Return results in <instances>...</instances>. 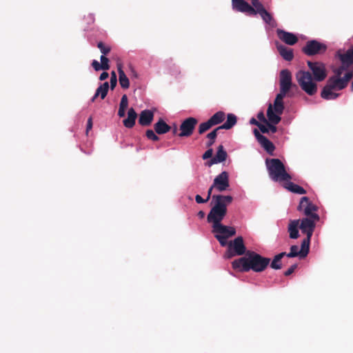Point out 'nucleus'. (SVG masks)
<instances>
[{"instance_id":"obj_24","label":"nucleus","mask_w":353,"mask_h":353,"mask_svg":"<svg viewBox=\"0 0 353 353\" xmlns=\"http://www.w3.org/2000/svg\"><path fill=\"white\" fill-rule=\"evenodd\" d=\"M276 48L280 55L286 61H290L294 58L293 50L282 44H277Z\"/></svg>"},{"instance_id":"obj_14","label":"nucleus","mask_w":353,"mask_h":353,"mask_svg":"<svg viewBox=\"0 0 353 353\" xmlns=\"http://www.w3.org/2000/svg\"><path fill=\"white\" fill-rule=\"evenodd\" d=\"M335 57L344 65L350 67L353 65V45L347 50L339 49L335 54Z\"/></svg>"},{"instance_id":"obj_44","label":"nucleus","mask_w":353,"mask_h":353,"mask_svg":"<svg viewBox=\"0 0 353 353\" xmlns=\"http://www.w3.org/2000/svg\"><path fill=\"white\" fill-rule=\"evenodd\" d=\"M297 268V265L296 264H294L292 265H291L288 270H287L285 272H284V275L285 276H290V274H292L294 270L296 269Z\"/></svg>"},{"instance_id":"obj_58","label":"nucleus","mask_w":353,"mask_h":353,"mask_svg":"<svg viewBox=\"0 0 353 353\" xmlns=\"http://www.w3.org/2000/svg\"><path fill=\"white\" fill-rule=\"evenodd\" d=\"M90 17H91L92 21H94V18L92 17V16H90Z\"/></svg>"},{"instance_id":"obj_43","label":"nucleus","mask_w":353,"mask_h":353,"mask_svg":"<svg viewBox=\"0 0 353 353\" xmlns=\"http://www.w3.org/2000/svg\"><path fill=\"white\" fill-rule=\"evenodd\" d=\"M128 105V99L126 94H123L121 97L119 108L126 109Z\"/></svg>"},{"instance_id":"obj_57","label":"nucleus","mask_w":353,"mask_h":353,"mask_svg":"<svg viewBox=\"0 0 353 353\" xmlns=\"http://www.w3.org/2000/svg\"><path fill=\"white\" fill-rule=\"evenodd\" d=\"M130 69H131L132 72L133 73L134 77H137V74L136 72L134 71V68L132 67H130Z\"/></svg>"},{"instance_id":"obj_54","label":"nucleus","mask_w":353,"mask_h":353,"mask_svg":"<svg viewBox=\"0 0 353 353\" xmlns=\"http://www.w3.org/2000/svg\"><path fill=\"white\" fill-rule=\"evenodd\" d=\"M250 122L251 124L255 125H256L258 127L259 126V124H260V123L259 121H257L254 118H252L250 119Z\"/></svg>"},{"instance_id":"obj_17","label":"nucleus","mask_w":353,"mask_h":353,"mask_svg":"<svg viewBox=\"0 0 353 353\" xmlns=\"http://www.w3.org/2000/svg\"><path fill=\"white\" fill-rule=\"evenodd\" d=\"M254 134L261 146L268 153L272 155L273 152L275 150V146L272 142H271L266 137L261 134L256 129H254Z\"/></svg>"},{"instance_id":"obj_13","label":"nucleus","mask_w":353,"mask_h":353,"mask_svg":"<svg viewBox=\"0 0 353 353\" xmlns=\"http://www.w3.org/2000/svg\"><path fill=\"white\" fill-rule=\"evenodd\" d=\"M230 186L229 174L226 171L217 175L213 181L212 188L219 192L226 190Z\"/></svg>"},{"instance_id":"obj_28","label":"nucleus","mask_w":353,"mask_h":353,"mask_svg":"<svg viewBox=\"0 0 353 353\" xmlns=\"http://www.w3.org/2000/svg\"><path fill=\"white\" fill-rule=\"evenodd\" d=\"M236 122H237L236 116L234 114L230 113L227 115L226 121L223 125L219 126L218 128L220 130H222V129L230 130L234 125H236Z\"/></svg>"},{"instance_id":"obj_8","label":"nucleus","mask_w":353,"mask_h":353,"mask_svg":"<svg viewBox=\"0 0 353 353\" xmlns=\"http://www.w3.org/2000/svg\"><path fill=\"white\" fill-rule=\"evenodd\" d=\"M297 210L304 214L306 217L313 218L314 220H319L320 217L316 213L318 208L313 204L307 196L301 199Z\"/></svg>"},{"instance_id":"obj_30","label":"nucleus","mask_w":353,"mask_h":353,"mask_svg":"<svg viewBox=\"0 0 353 353\" xmlns=\"http://www.w3.org/2000/svg\"><path fill=\"white\" fill-rule=\"evenodd\" d=\"M285 182V188L289 191L299 194H304L306 193V190L300 185L290 182V181Z\"/></svg>"},{"instance_id":"obj_12","label":"nucleus","mask_w":353,"mask_h":353,"mask_svg":"<svg viewBox=\"0 0 353 353\" xmlns=\"http://www.w3.org/2000/svg\"><path fill=\"white\" fill-rule=\"evenodd\" d=\"M282 114H278L275 112L274 109V105L271 103L269 104L268 110H267V117L268 121L265 123L269 129V132L272 133H275L277 131V128L276 125H277L281 120V115Z\"/></svg>"},{"instance_id":"obj_26","label":"nucleus","mask_w":353,"mask_h":353,"mask_svg":"<svg viewBox=\"0 0 353 353\" xmlns=\"http://www.w3.org/2000/svg\"><path fill=\"white\" fill-rule=\"evenodd\" d=\"M109 89V83L104 82L101 84L96 90L94 95L91 99V102H94L95 99L100 96L101 99H105L106 97Z\"/></svg>"},{"instance_id":"obj_48","label":"nucleus","mask_w":353,"mask_h":353,"mask_svg":"<svg viewBox=\"0 0 353 353\" xmlns=\"http://www.w3.org/2000/svg\"><path fill=\"white\" fill-rule=\"evenodd\" d=\"M259 128L263 133H268L269 132V129H268V126L267 124L263 125L260 123Z\"/></svg>"},{"instance_id":"obj_50","label":"nucleus","mask_w":353,"mask_h":353,"mask_svg":"<svg viewBox=\"0 0 353 353\" xmlns=\"http://www.w3.org/2000/svg\"><path fill=\"white\" fill-rule=\"evenodd\" d=\"M92 128V119L90 117L88 119L87 127H86V132L88 133L89 130H90Z\"/></svg>"},{"instance_id":"obj_29","label":"nucleus","mask_w":353,"mask_h":353,"mask_svg":"<svg viewBox=\"0 0 353 353\" xmlns=\"http://www.w3.org/2000/svg\"><path fill=\"white\" fill-rule=\"evenodd\" d=\"M118 72H119V81L121 87L123 89L129 88V87H130L129 79L127 77V76L125 75L121 65H118Z\"/></svg>"},{"instance_id":"obj_32","label":"nucleus","mask_w":353,"mask_h":353,"mask_svg":"<svg viewBox=\"0 0 353 353\" xmlns=\"http://www.w3.org/2000/svg\"><path fill=\"white\" fill-rule=\"evenodd\" d=\"M310 239L311 238L306 236V238L303 240L300 250L301 258H305L308 254L310 251Z\"/></svg>"},{"instance_id":"obj_3","label":"nucleus","mask_w":353,"mask_h":353,"mask_svg":"<svg viewBox=\"0 0 353 353\" xmlns=\"http://www.w3.org/2000/svg\"><path fill=\"white\" fill-rule=\"evenodd\" d=\"M233 197L230 195L214 194L212 196V208L207 215V221L212 225L221 223L227 214V207L232 203Z\"/></svg>"},{"instance_id":"obj_51","label":"nucleus","mask_w":353,"mask_h":353,"mask_svg":"<svg viewBox=\"0 0 353 353\" xmlns=\"http://www.w3.org/2000/svg\"><path fill=\"white\" fill-rule=\"evenodd\" d=\"M108 77H109V74L107 72H103L99 77V79L101 81H103V80H105L106 79H108Z\"/></svg>"},{"instance_id":"obj_4","label":"nucleus","mask_w":353,"mask_h":353,"mask_svg":"<svg viewBox=\"0 0 353 353\" xmlns=\"http://www.w3.org/2000/svg\"><path fill=\"white\" fill-rule=\"evenodd\" d=\"M279 85L280 92L277 94L274 99V109L276 113L283 114L285 108L283 99L293 85L292 82V74L290 70L285 69L281 71Z\"/></svg>"},{"instance_id":"obj_2","label":"nucleus","mask_w":353,"mask_h":353,"mask_svg":"<svg viewBox=\"0 0 353 353\" xmlns=\"http://www.w3.org/2000/svg\"><path fill=\"white\" fill-rule=\"evenodd\" d=\"M270 263V258L249 250L245 256L234 260L232 263V266L234 270L239 272H247L252 270L255 272H261L267 268Z\"/></svg>"},{"instance_id":"obj_45","label":"nucleus","mask_w":353,"mask_h":353,"mask_svg":"<svg viewBox=\"0 0 353 353\" xmlns=\"http://www.w3.org/2000/svg\"><path fill=\"white\" fill-rule=\"evenodd\" d=\"M92 66L96 71H99L103 70V67H101L100 63L97 60H93L92 62Z\"/></svg>"},{"instance_id":"obj_39","label":"nucleus","mask_w":353,"mask_h":353,"mask_svg":"<svg viewBox=\"0 0 353 353\" xmlns=\"http://www.w3.org/2000/svg\"><path fill=\"white\" fill-rule=\"evenodd\" d=\"M145 136L148 139L153 141H157L159 140V137L154 133L152 130H147L145 132Z\"/></svg>"},{"instance_id":"obj_20","label":"nucleus","mask_w":353,"mask_h":353,"mask_svg":"<svg viewBox=\"0 0 353 353\" xmlns=\"http://www.w3.org/2000/svg\"><path fill=\"white\" fill-rule=\"evenodd\" d=\"M228 154L226 151L224 150L223 146L222 145H220L217 148V151L215 156L211 159L209 165L221 163L226 160Z\"/></svg>"},{"instance_id":"obj_10","label":"nucleus","mask_w":353,"mask_h":353,"mask_svg":"<svg viewBox=\"0 0 353 353\" xmlns=\"http://www.w3.org/2000/svg\"><path fill=\"white\" fill-rule=\"evenodd\" d=\"M353 77V71L350 70L343 77H332L329 78L327 81V83L330 86L333 90H341L344 89L347 86L349 81Z\"/></svg>"},{"instance_id":"obj_34","label":"nucleus","mask_w":353,"mask_h":353,"mask_svg":"<svg viewBox=\"0 0 353 353\" xmlns=\"http://www.w3.org/2000/svg\"><path fill=\"white\" fill-rule=\"evenodd\" d=\"M219 130L220 129L217 127L216 128H215L214 130H213L212 132L207 134V138L209 139V141L206 143L207 147L210 148L214 143L217 137L218 132Z\"/></svg>"},{"instance_id":"obj_21","label":"nucleus","mask_w":353,"mask_h":353,"mask_svg":"<svg viewBox=\"0 0 353 353\" xmlns=\"http://www.w3.org/2000/svg\"><path fill=\"white\" fill-rule=\"evenodd\" d=\"M300 223L299 219L290 220L288 231L290 239H296L299 236V227Z\"/></svg>"},{"instance_id":"obj_31","label":"nucleus","mask_w":353,"mask_h":353,"mask_svg":"<svg viewBox=\"0 0 353 353\" xmlns=\"http://www.w3.org/2000/svg\"><path fill=\"white\" fill-rule=\"evenodd\" d=\"M225 119V114L223 111H219L213 114L210 119V121L214 125L221 123Z\"/></svg>"},{"instance_id":"obj_11","label":"nucleus","mask_w":353,"mask_h":353,"mask_svg":"<svg viewBox=\"0 0 353 353\" xmlns=\"http://www.w3.org/2000/svg\"><path fill=\"white\" fill-rule=\"evenodd\" d=\"M198 120L194 117H188L183 121L180 125V133L178 134L180 137H190L195 129Z\"/></svg>"},{"instance_id":"obj_47","label":"nucleus","mask_w":353,"mask_h":353,"mask_svg":"<svg viewBox=\"0 0 353 353\" xmlns=\"http://www.w3.org/2000/svg\"><path fill=\"white\" fill-rule=\"evenodd\" d=\"M195 201L197 203H205L208 202V199H203L199 194L195 196Z\"/></svg>"},{"instance_id":"obj_36","label":"nucleus","mask_w":353,"mask_h":353,"mask_svg":"<svg viewBox=\"0 0 353 353\" xmlns=\"http://www.w3.org/2000/svg\"><path fill=\"white\" fill-rule=\"evenodd\" d=\"M286 256L289 258H293L299 256H300V251H299V247L297 245H292L290 247V252L289 253H286Z\"/></svg>"},{"instance_id":"obj_46","label":"nucleus","mask_w":353,"mask_h":353,"mask_svg":"<svg viewBox=\"0 0 353 353\" xmlns=\"http://www.w3.org/2000/svg\"><path fill=\"white\" fill-rule=\"evenodd\" d=\"M212 154H213V150L212 148H210L204 152L202 157L203 159H208L212 157Z\"/></svg>"},{"instance_id":"obj_52","label":"nucleus","mask_w":353,"mask_h":353,"mask_svg":"<svg viewBox=\"0 0 353 353\" xmlns=\"http://www.w3.org/2000/svg\"><path fill=\"white\" fill-rule=\"evenodd\" d=\"M214 189V188H212V185L210 187V188L208 190V195L206 199H208V201L210 200V198H212V190Z\"/></svg>"},{"instance_id":"obj_53","label":"nucleus","mask_w":353,"mask_h":353,"mask_svg":"<svg viewBox=\"0 0 353 353\" xmlns=\"http://www.w3.org/2000/svg\"><path fill=\"white\" fill-rule=\"evenodd\" d=\"M125 110L126 109H123V108H119L118 115H119V117H125Z\"/></svg>"},{"instance_id":"obj_16","label":"nucleus","mask_w":353,"mask_h":353,"mask_svg":"<svg viewBox=\"0 0 353 353\" xmlns=\"http://www.w3.org/2000/svg\"><path fill=\"white\" fill-rule=\"evenodd\" d=\"M233 10L254 16V8L244 0H232Z\"/></svg>"},{"instance_id":"obj_41","label":"nucleus","mask_w":353,"mask_h":353,"mask_svg":"<svg viewBox=\"0 0 353 353\" xmlns=\"http://www.w3.org/2000/svg\"><path fill=\"white\" fill-rule=\"evenodd\" d=\"M349 67L346 66V65H344L343 64H341V66H339V68H336L334 70V72L335 74V76H334V77H341V76L342 75L343 72L347 70Z\"/></svg>"},{"instance_id":"obj_1","label":"nucleus","mask_w":353,"mask_h":353,"mask_svg":"<svg viewBox=\"0 0 353 353\" xmlns=\"http://www.w3.org/2000/svg\"><path fill=\"white\" fill-rule=\"evenodd\" d=\"M310 71L299 70L296 74V79L301 88L308 95L312 96L317 92V85L315 81H323L327 77L325 65L322 62H307Z\"/></svg>"},{"instance_id":"obj_40","label":"nucleus","mask_w":353,"mask_h":353,"mask_svg":"<svg viewBox=\"0 0 353 353\" xmlns=\"http://www.w3.org/2000/svg\"><path fill=\"white\" fill-rule=\"evenodd\" d=\"M100 60H101L100 64H101V67H103V70H109V68H110V65L108 63L109 59L106 57H105V55H101Z\"/></svg>"},{"instance_id":"obj_7","label":"nucleus","mask_w":353,"mask_h":353,"mask_svg":"<svg viewBox=\"0 0 353 353\" xmlns=\"http://www.w3.org/2000/svg\"><path fill=\"white\" fill-rule=\"evenodd\" d=\"M228 250L225 253V259H231L235 256L246 254V247L242 236H238L228 244Z\"/></svg>"},{"instance_id":"obj_22","label":"nucleus","mask_w":353,"mask_h":353,"mask_svg":"<svg viewBox=\"0 0 353 353\" xmlns=\"http://www.w3.org/2000/svg\"><path fill=\"white\" fill-rule=\"evenodd\" d=\"M257 14H260L263 21L270 27L275 28L277 26L276 20L274 19L272 15L265 9V8L263 10H261L260 12H258Z\"/></svg>"},{"instance_id":"obj_56","label":"nucleus","mask_w":353,"mask_h":353,"mask_svg":"<svg viewBox=\"0 0 353 353\" xmlns=\"http://www.w3.org/2000/svg\"><path fill=\"white\" fill-rule=\"evenodd\" d=\"M177 132H178V128H177L176 125H175L174 127V128L172 129V134L174 135H176L177 134Z\"/></svg>"},{"instance_id":"obj_5","label":"nucleus","mask_w":353,"mask_h":353,"mask_svg":"<svg viewBox=\"0 0 353 353\" xmlns=\"http://www.w3.org/2000/svg\"><path fill=\"white\" fill-rule=\"evenodd\" d=\"M270 178L274 181H288L292 176L285 170L283 162L279 159H267L265 161Z\"/></svg>"},{"instance_id":"obj_38","label":"nucleus","mask_w":353,"mask_h":353,"mask_svg":"<svg viewBox=\"0 0 353 353\" xmlns=\"http://www.w3.org/2000/svg\"><path fill=\"white\" fill-rule=\"evenodd\" d=\"M252 7L254 8V16L257 14L258 12L264 8L263 5L259 1V0H251Z\"/></svg>"},{"instance_id":"obj_37","label":"nucleus","mask_w":353,"mask_h":353,"mask_svg":"<svg viewBox=\"0 0 353 353\" xmlns=\"http://www.w3.org/2000/svg\"><path fill=\"white\" fill-rule=\"evenodd\" d=\"M97 48L100 50L103 55L108 54L111 50V48L108 46H105V43L102 41H99L97 43Z\"/></svg>"},{"instance_id":"obj_23","label":"nucleus","mask_w":353,"mask_h":353,"mask_svg":"<svg viewBox=\"0 0 353 353\" xmlns=\"http://www.w3.org/2000/svg\"><path fill=\"white\" fill-rule=\"evenodd\" d=\"M137 114L134 108H130L128 112V117L123 121V125L127 128H132L135 125Z\"/></svg>"},{"instance_id":"obj_19","label":"nucleus","mask_w":353,"mask_h":353,"mask_svg":"<svg viewBox=\"0 0 353 353\" xmlns=\"http://www.w3.org/2000/svg\"><path fill=\"white\" fill-rule=\"evenodd\" d=\"M153 119L154 112L150 110H144L139 114V123L142 126H149Z\"/></svg>"},{"instance_id":"obj_27","label":"nucleus","mask_w":353,"mask_h":353,"mask_svg":"<svg viewBox=\"0 0 353 353\" xmlns=\"http://www.w3.org/2000/svg\"><path fill=\"white\" fill-rule=\"evenodd\" d=\"M154 129L157 134H163L171 130V127L168 125L162 119H160L154 125Z\"/></svg>"},{"instance_id":"obj_6","label":"nucleus","mask_w":353,"mask_h":353,"mask_svg":"<svg viewBox=\"0 0 353 353\" xmlns=\"http://www.w3.org/2000/svg\"><path fill=\"white\" fill-rule=\"evenodd\" d=\"M212 232L214 237L223 247L227 245V239L236 234V229L232 226H227L221 223L212 225Z\"/></svg>"},{"instance_id":"obj_15","label":"nucleus","mask_w":353,"mask_h":353,"mask_svg":"<svg viewBox=\"0 0 353 353\" xmlns=\"http://www.w3.org/2000/svg\"><path fill=\"white\" fill-rule=\"evenodd\" d=\"M319 221V220H314L313 218L310 217L303 218L299 223V228L302 233L305 234L307 236L311 238L316 226V222Z\"/></svg>"},{"instance_id":"obj_42","label":"nucleus","mask_w":353,"mask_h":353,"mask_svg":"<svg viewBox=\"0 0 353 353\" xmlns=\"http://www.w3.org/2000/svg\"><path fill=\"white\" fill-rule=\"evenodd\" d=\"M110 88L112 90H113L116 85H117V74H116V72L114 71H112L111 72V77H110Z\"/></svg>"},{"instance_id":"obj_18","label":"nucleus","mask_w":353,"mask_h":353,"mask_svg":"<svg viewBox=\"0 0 353 353\" xmlns=\"http://www.w3.org/2000/svg\"><path fill=\"white\" fill-rule=\"evenodd\" d=\"M276 34L280 40L290 46L296 44L299 40L296 35L284 30L277 29Z\"/></svg>"},{"instance_id":"obj_55","label":"nucleus","mask_w":353,"mask_h":353,"mask_svg":"<svg viewBox=\"0 0 353 353\" xmlns=\"http://www.w3.org/2000/svg\"><path fill=\"white\" fill-rule=\"evenodd\" d=\"M197 216L200 218V219H203L205 216V214L203 211L201 210L198 212L197 214Z\"/></svg>"},{"instance_id":"obj_25","label":"nucleus","mask_w":353,"mask_h":353,"mask_svg":"<svg viewBox=\"0 0 353 353\" xmlns=\"http://www.w3.org/2000/svg\"><path fill=\"white\" fill-rule=\"evenodd\" d=\"M333 90H334L326 83V85L321 91V97L325 100L336 99L339 97V94L334 92Z\"/></svg>"},{"instance_id":"obj_33","label":"nucleus","mask_w":353,"mask_h":353,"mask_svg":"<svg viewBox=\"0 0 353 353\" xmlns=\"http://www.w3.org/2000/svg\"><path fill=\"white\" fill-rule=\"evenodd\" d=\"M286 254V252H281L278 254H276V256H274L272 261L271 262V263H270V267L272 268V269H274V270H280L282 268V265H281V259L282 258L285 256Z\"/></svg>"},{"instance_id":"obj_49","label":"nucleus","mask_w":353,"mask_h":353,"mask_svg":"<svg viewBox=\"0 0 353 353\" xmlns=\"http://www.w3.org/2000/svg\"><path fill=\"white\" fill-rule=\"evenodd\" d=\"M257 117L258 119H259L260 121L263 122V123H267V121H268V119L267 120L264 116V114L263 112H260L258 115H257Z\"/></svg>"},{"instance_id":"obj_35","label":"nucleus","mask_w":353,"mask_h":353,"mask_svg":"<svg viewBox=\"0 0 353 353\" xmlns=\"http://www.w3.org/2000/svg\"><path fill=\"white\" fill-rule=\"evenodd\" d=\"M212 127H213V125L208 119L207 121L200 123V125H199V128H198V133L199 134H203V133H205V132L209 130Z\"/></svg>"},{"instance_id":"obj_9","label":"nucleus","mask_w":353,"mask_h":353,"mask_svg":"<svg viewBox=\"0 0 353 353\" xmlns=\"http://www.w3.org/2000/svg\"><path fill=\"white\" fill-rule=\"evenodd\" d=\"M327 49V47L325 43H321L316 40H310L306 42L302 51L307 56H314L323 54Z\"/></svg>"}]
</instances>
